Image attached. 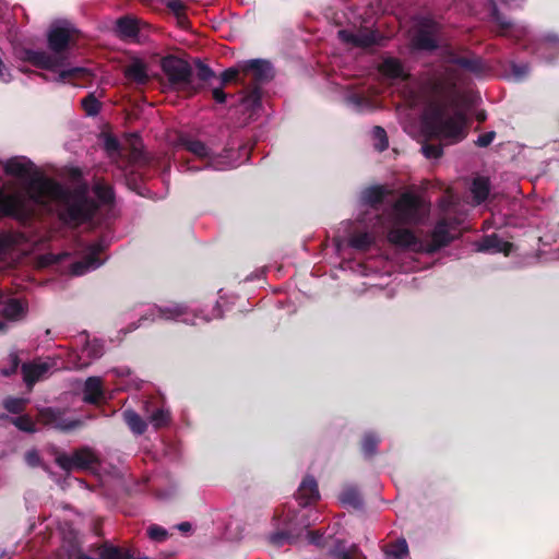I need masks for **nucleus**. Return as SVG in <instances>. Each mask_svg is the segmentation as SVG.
Masks as SVG:
<instances>
[{
	"label": "nucleus",
	"mask_w": 559,
	"mask_h": 559,
	"mask_svg": "<svg viewBox=\"0 0 559 559\" xmlns=\"http://www.w3.org/2000/svg\"><path fill=\"white\" fill-rule=\"evenodd\" d=\"M479 73V59H468L448 51L441 72L425 79L420 85L407 82L402 94L411 107L424 104L423 131L448 144L462 141L466 135V119L459 106L460 94L456 84L461 81V71Z\"/></svg>",
	"instance_id": "obj_1"
},
{
	"label": "nucleus",
	"mask_w": 559,
	"mask_h": 559,
	"mask_svg": "<svg viewBox=\"0 0 559 559\" xmlns=\"http://www.w3.org/2000/svg\"><path fill=\"white\" fill-rule=\"evenodd\" d=\"M453 201L444 199L441 202L443 217L437 223L427 240L418 238L406 226L419 223L428 213L426 202L413 194L404 193L383 216H377L376 226L388 230V241L399 248L414 252H433L445 246L454 238V225L460 221L450 222L453 213Z\"/></svg>",
	"instance_id": "obj_2"
},
{
	"label": "nucleus",
	"mask_w": 559,
	"mask_h": 559,
	"mask_svg": "<svg viewBox=\"0 0 559 559\" xmlns=\"http://www.w3.org/2000/svg\"><path fill=\"white\" fill-rule=\"evenodd\" d=\"M115 194L111 187L100 180L86 178L72 167V227L85 224L94 228L115 215Z\"/></svg>",
	"instance_id": "obj_3"
},
{
	"label": "nucleus",
	"mask_w": 559,
	"mask_h": 559,
	"mask_svg": "<svg viewBox=\"0 0 559 559\" xmlns=\"http://www.w3.org/2000/svg\"><path fill=\"white\" fill-rule=\"evenodd\" d=\"M3 169L7 175L21 179H29L27 193L38 204L56 203L64 207L61 219L67 224L70 221V190L64 189L58 181L39 173L31 160L17 157L8 159Z\"/></svg>",
	"instance_id": "obj_4"
},
{
	"label": "nucleus",
	"mask_w": 559,
	"mask_h": 559,
	"mask_svg": "<svg viewBox=\"0 0 559 559\" xmlns=\"http://www.w3.org/2000/svg\"><path fill=\"white\" fill-rule=\"evenodd\" d=\"M49 52L24 48L17 52L21 61L28 62L38 69H45L52 73V79L47 74L21 68L24 73H31L44 80H55L66 83L70 80V68L66 66L67 50L70 48V28L51 27L47 34Z\"/></svg>",
	"instance_id": "obj_5"
},
{
	"label": "nucleus",
	"mask_w": 559,
	"mask_h": 559,
	"mask_svg": "<svg viewBox=\"0 0 559 559\" xmlns=\"http://www.w3.org/2000/svg\"><path fill=\"white\" fill-rule=\"evenodd\" d=\"M102 240H94L88 243H75V259L72 260V276H81L102 265L100 257L104 250Z\"/></svg>",
	"instance_id": "obj_6"
},
{
	"label": "nucleus",
	"mask_w": 559,
	"mask_h": 559,
	"mask_svg": "<svg viewBox=\"0 0 559 559\" xmlns=\"http://www.w3.org/2000/svg\"><path fill=\"white\" fill-rule=\"evenodd\" d=\"M162 69L173 88L187 94H192L195 91L191 68L182 59L166 57L162 61Z\"/></svg>",
	"instance_id": "obj_7"
},
{
	"label": "nucleus",
	"mask_w": 559,
	"mask_h": 559,
	"mask_svg": "<svg viewBox=\"0 0 559 559\" xmlns=\"http://www.w3.org/2000/svg\"><path fill=\"white\" fill-rule=\"evenodd\" d=\"M150 316L152 317L150 320L155 321L157 319L160 320H177L188 324H198L200 322H209L214 318L221 317V311L218 309L215 310L212 317H200L195 313H192L188 310L187 307L181 305H176L174 307L159 308L156 306L150 307L148 309Z\"/></svg>",
	"instance_id": "obj_8"
},
{
	"label": "nucleus",
	"mask_w": 559,
	"mask_h": 559,
	"mask_svg": "<svg viewBox=\"0 0 559 559\" xmlns=\"http://www.w3.org/2000/svg\"><path fill=\"white\" fill-rule=\"evenodd\" d=\"M75 361L72 360L78 368L91 365L95 359L103 355L104 346L102 342L95 337L91 338L88 334L82 332L74 337Z\"/></svg>",
	"instance_id": "obj_9"
},
{
	"label": "nucleus",
	"mask_w": 559,
	"mask_h": 559,
	"mask_svg": "<svg viewBox=\"0 0 559 559\" xmlns=\"http://www.w3.org/2000/svg\"><path fill=\"white\" fill-rule=\"evenodd\" d=\"M180 145L198 158L207 160L209 165L214 169L223 170L236 166V164L230 162H222L221 157L214 156L211 147L199 140L182 138Z\"/></svg>",
	"instance_id": "obj_10"
},
{
	"label": "nucleus",
	"mask_w": 559,
	"mask_h": 559,
	"mask_svg": "<svg viewBox=\"0 0 559 559\" xmlns=\"http://www.w3.org/2000/svg\"><path fill=\"white\" fill-rule=\"evenodd\" d=\"M417 32L413 38V45L417 49L432 50L438 46L439 25L431 19H421L417 23Z\"/></svg>",
	"instance_id": "obj_11"
},
{
	"label": "nucleus",
	"mask_w": 559,
	"mask_h": 559,
	"mask_svg": "<svg viewBox=\"0 0 559 559\" xmlns=\"http://www.w3.org/2000/svg\"><path fill=\"white\" fill-rule=\"evenodd\" d=\"M37 420L60 431L70 430V419L64 409L44 407L38 411Z\"/></svg>",
	"instance_id": "obj_12"
},
{
	"label": "nucleus",
	"mask_w": 559,
	"mask_h": 559,
	"mask_svg": "<svg viewBox=\"0 0 559 559\" xmlns=\"http://www.w3.org/2000/svg\"><path fill=\"white\" fill-rule=\"evenodd\" d=\"M99 465V457L91 448H81L72 452V468L96 473Z\"/></svg>",
	"instance_id": "obj_13"
},
{
	"label": "nucleus",
	"mask_w": 559,
	"mask_h": 559,
	"mask_svg": "<svg viewBox=\"0 0 559 559\" xmlns=\"http://www.w3.org/2000/svg\"><path fill=\"white\" fill-rule=\"evenodd\" d=\"M338 37L342 41L354 47L367 48L377 43V34L368 29H342L338 32Z\"/></svg>",
	"instance_id": "obj_14"
},
{
	"label": "nucleus",
	"mask_w": 559,
	"mask_h": 559,
	"mask_svg": "<svg viewBox=\"0 0 559 559\" xmlns=\"http://www.w3.org/2000/svg\"><path fill=\"white\" fill-rule=\"evenodd\" d=\"M24 212V201L17 194H5L0 189V216L19 217Z\"/></svg>",
	"instance_id": "obj_15"
},
{
	"label": "nucleus",
	"mask_w": 559,
	"mask_h": 559,
	"mask_svg": "<svg viewBox=\"0 0 559 559\" xmlns=\"http://www.w3.org/2000/svg\"><path fill=\"white\" fill-rule=\"evenodd\" d=\"M141 23L132 16H123L117 20L115 31L126 40H138Z\"/></svg>",
	"instance_id": "obj_16"
},
{
	"label": "nucleus",
	"mask_w": 559,
	"mask_h": 559,
	"mask_svg": "<svg viewBox=\"0 0 559 559\" xmlns=\"http://www.w3.org/2000/svg\"><path fill=\"white\" fill-rule=\"evenodd\" d=\"M23 380L27 388L31 390L34 384L39 381L44 374L48 371L49 366L46 362H33L22 365Z\"/></svg>",
	"instance_id": "obj_17"
},
{
	"label": "nucleus",
	"mask_w": 559,
	"mask_h": 559,
	"mask_svg": "<svg viewBox=\"0 0 559 559\" xmlns=\"http://www.w3.org/2000/svg\"><path fill=\"white\" fill-rule=\"evenodd\" d=\"M318 484L314 478L306 477L297 491V499L301 506H308L319 499Z\"/></svg>",
	"instance_id": "obj_18"
},
{
	"label": "nucleus",
	"mask_w": 559,
	"mask_h": 559,
	"mask_svg": "<svg viewBox=\"0 0 559 559\" xmlns=\"http://www.w3.org/2000/svg\"><path fill=\"white\" fill-rule=\"evenodd\" d=\"M105 399L102 379L90 377L84 383L83 400L87 403H99Z\"/></svg>",
	"instance_id": "obj_19"
},
{
	"label": "nucleus",
	"mask_w": 559,
	"mask_h": 559,
	"mask_svg": "<svg viewBox=\"0 0 559 559\" xmlns=\"http://www.w3.org/2000/svg\"><path fill=\"white\" fill-rule=\"evenodd\" d=\"M379 71L380 73L389 79V80H397V79H401V80H406L407 79V74L405 73L404 69H403V66L401 64V62L395 59V58H385L380 67H379Z\"/></svg>",
	"instance_id": "obj_20"
},
{
	"label": "nucleus",
	"mask_w": 559,
	"mask_h": 559,
	"mask_svg": "<svg viewBox=\"0 0 559 559\" xmlns=\"http://www.w3.org/2000/svg\"><path fill=\"white\" fill-rule=\"evenodd\" d=\"M75 559H144L134 558L130 550L120 549L114 546H103L99 549L98 557L94 558L87 555H79Z\"/></svg>",
	"instance_id": "obj_21"
},
{
	"label": "nucleus",
	"mask_w": 559,
	"mask_h": 559,
	"mask_svg": "<svg viewBox=\"0 0 559 559\" xmlns=\"http://www.w3.org/2000/svg\"><path fill=\"white\" fill-rule=\"evenodd\" d=\"M512 245L501 240L496 235L485 237L478 245L479 251L504 252L508 254L511 251Z\"/></svg>",
	"instance_id": "obj_22"
},
{
	"label": "nucleus",
	"mask_w": 559,
	"mask_h": 559,
	"mask_svg": "<svg viewBox=\"0 0 559 559\" xmlns=\"http://www.w3.org/2000/svg\"><path fill=\"white\" fill-rule=\"evenodd\" d=\"M245 70L252 72L258 81L267 80L272 75V67L264 60H250L246 63Z\"/></svg>",
	"instance_id": "obj_23"
},
{
	"label": "nucleus",
	"mask_w": 559,
	"mask_h": 559,
	"mask_svg": "<svg viewBox=\"0 0 559 559\" xmlns=\"http://www.w3.org/2000/svg\"><path fill=\"white\" fill-rule=\"evenodd\" d=\"M490 190L489 180L486 177H476L471 186V192L473 194L476 204L481 203L488 197Z\"/></svg>",
	"instance_id": "obj_24"
},
{
	"label": "nucleus",
	"mask_w": 559,
	"mask_h": 559,
	"mask_svg": "<svg viewBox=\"0 0 559 559\" xmlns=\"http://www.w3.org/2000/svg\"><path fill=\"white\" fill-rule=\"evenodd\" d=\"M124 74L129 80H132L139 84L146 82L148 75L145 64L140 60L132 61L126 69Z\"/></svg>",
	"instance_id": "obj_25"
},
{
	"label": "nucleus",
	"mask_w": 559,
	"mask_h": 559,
	"mask_svg": "<svg viewBox=\"0 0 559 559\" xmlns=\"http://www.w3.org/2000/svg\"><path fill=\"white\" fill-rule=\"evenodd\" d=\"M123 419L135 435H142L146 430V423L132 409L123 412Z\"/></svg>",
	"instance_id": "obj_26"
},
{
	"label": "nucleus",
	"mask_w": 559,
	"mask_h": 559,
	"mask_svg": "<svg viewBox=\"0 0 559 559\" xmlns=\"http://www.w3.org/2000/svg\"><path fill=\"white\" fill-rule=\"evenodd\" d=\"M548 52H559V38L556 35H547L538 45V56L551 61L552 58L546 56Z\"/></svg>",
	"instance_id": "obj_27"
},
{
	"label": "nucleus",
	"mask_w": 559,
	"mask_h": 559,
	"mask_svg": "<svg viewBox=\"0 0 559 559\" xmlns=\"http://www.w3.org/2000/svg\"><path fill=\"white\" fill-rule=\"evenodd\" d=\"M374 242V235L371 233H357L352 236L349 245L359 250L368 249Z\"/></svg>",
	"instance_id": "obj_28"
},
{
	"label": "nucleus",
	"mask_w": 559,
	"mask_h": 559,
	"mask_svg": "<svg viewBox=\"0 0 559 559\" xmlns=\"http://www.w3.org/2000/svg\"><path fill=\"white\" fill-rule=\"evenodd\" d=\"M385 554L392 559H402L408 554V546L405 539H399L385 548Z\"/></svg>",
	"instance_id": "obj_29"
},
{
	"label": "nucleus",
	"mask_w": 559,
	"mask_h": 559,
	"mask_svg": "<svg viewBox=\"0 0 559 559\" xmlns=\"http://www.w3.org/2000/svg\"><path fill=\"white\" fill-rule=\"evenodd\" d=\"M384 198V189L381 187L369 188L364 192V202L377 210V204L381 203Z\"/></svg>",
	"instance_id": "obj_30"
},
{
	"label": "nucleus",
	"mask_w": 559,
	"mask_h": 559,
	"mask_svg": "<svg viewBox=\"0 0 559 559\" xmlns=\"http://www.w3.org/2000/svg\"><path fill=\"white\" fill-rule=\"evenodd\" d=\"M24 312L23 305L17 299H11L3 308L2 314L10 320L20 318Z\"/></svg>",
	"instance_id": "obj_31"
},
{
	"label": "nucleus",
	"mask_w": 559,
	"mask_h": 559,
	"mask_svg": "<svg viewBox=\"0 0 559 559\" xmlns=\"http://www.w3.org/2000/svg\"><path fill=\"white\" fill-rule=\"evenodd\" d=\"M11 423L21 431L33 433L36 431L35 423L28 415L11 418Z\"/></svg>",
	"instance_id": "obj_32"
},
{
	"label": "nucleus",
	"mask_w": 559,
	"mask_h": 559,
	"mask_svg": "<svg viewBox=\"0 0 559 559\" xmlns=\"http://www.w3.org/2000/svg\"><path fill=\"white\" fill-rule=\"evenodd\" d=\"M27 400L9 396L3 401V407L11 414H21L26 406Z\"/></svg>",
	"instance_id": "obj_33"
},
{
	"label": "nucleus",
	"mask_w": 559,
	"mask_h": 559,
	"mask_svg": "<svg viewBox=\"0 0 559 559\" xmlns=\"http://www.w3.org/2000/svg\"><path fill=\"white\" fill-rule=\"evenodd\" d=\"M148 420L155 428H160L169 423L170 415L167 409L158 408L150 415Z\"/></svg>",
	"instance_id": "obj_34"
},
{
	"label": "nucleus",
	"mask_w": 559,
	"mask_h": 559,
	"mask_svg": "<svg viewBox=\"0 0 559 559\" xmlns=\"http://www.w3.org/2000/svg\"><path fill=\"white\" fill-rule=\"evenodd\" d=\"M492 19L497 26L499 27L501 34H514L515 32H518V29H515L513 25H511L510 23L506 22L502 19V16L500 15L496 8H493L492 10Z\"/></svg>",
	"instance_id": "obj_35"
},
{
	"label": "nucleus",
	"mask_w": 559,
	"mask_h": 559,
	"mask_svg": "<svg viewBox=\"0 0 559 559\" xmlns=\"http://www.w3.org/2000/svg\"><path fill=\"white\" fill-rule=\"evenodd\" d=\"M372 136L374 140V147L378 151H384L388 147V139L384 129L381 127H374L372 130Z\"/></svg>",
	"instance_id": "obj_36"
},
{
	"label": "nucleus",
	"mask_w": 559,
	"mask_h": 559,
	"mask_svg": "<svg viewBox=\"0 0 559 559\" xmlns=\"http://www.w3.org/2000/svg\"><path fill=\"white\" fill-rule=\"evenodd\" d=\"M147 535L152 540L160 543L167 539L168 532L162 526L154 524L147 528Z\"/></svg>",
	"instance_id": "obj_37"
},
{
	"label": "nucleus",
	"mask_w": 559,
	"mask_h": 559,
	"mask_svg": "<svg viewBox=\"0 0 559 559\" xmlns=\"http://www.w3.org/2000/svg\"><path fill=\"white\" fill-rule=\"evenodd\" d=\"M82 107L88 116H93L98 112L99 103L94 96L88 95L82 99Z\"/></svg>",
	"instance_id": "obj_38"
},
{
	"label": "nucleus",
	"mask_w": 559,
	"mask_h": 559,
	"mask_svg": "<svg viewBox=\"0 0 559 559\" xmlns=\"http://www.w3.org/2000/svg\"><path fill=\"white\" fill-rule=\"evenodd\" d=\"M378 439L373 435H366L362 441V451L367 456L376 452Z\"/></svg>",
	"instance_id": "obj_39"
},
{
	"label": "nucleus",
	"mask_w": 559,
	"mask_h": 559,
	"mask_svg": "<svg viewBox=\"0 0 559 559\" xmlns=\"http://www.w3.org/2000/svg\"><path fill=\"white\" fill-rule=\"evenodd\" d=\"M423 154L429 159H436L441 156L442 148L439 145L424 144L421 146Z\"/></svg>",
	"instance_id": "obj_40"
},
{
	"label": "nucleus",
	"mask_w": 559,
	"mask_h": 559,
	"mask_svg": "<svg viewBox=\"0 0 559 559\" xmlns=\"http://www.w3.org/2000/svg\"><path fill=\"white\" fill-rule=\"evenodd\" d=\"M9 359H10V368H3L1 370V373L5 377H10L11 374L15 373L20 366V358H19L17 354H15V353L10 354Z\"/></svg>",
	"instance_id": "obj_41"
},
{
	"label": "nucleus",
	"mask_w": 559,
	"mask_h": 559,
	"mask_svg": "<svg viewBox=\"0 0 559 559\" xmlns=\"http://www.w3.org/2000/svg\"><path fill=\"white\" fill-rule=\"evenodd\" d=\"M25 462L31 467H36L41 464L40 455L36 450H29L25 453Z\"/></svg>",
	"instance_id": "obj_42"
},
{
	"label": "nucleus",
	"mask_w": 559,
	"mask_h": 559,
	"mask_svg": "<svg viewBox=\"0 0 559 559\" xmlns=\"http://www.w3.org/2000/svg\"><path fill=\"white\" fill-rule=\"evenodd\" d=\"M105 148L108 152V154L114 157L116 154L119 153V143L115 138L107 136L105 140Z\"/></svg>",
	"instance_id": "obj_43"
},
{
	"label": "nucleus",
	"mask_w": 559,
	"mask_h": 559,
	"mask_svg": "<svg viewBox=\"0 0 559 559\" xmlns=\"http://www.w3.org/2000/svg\"><path fill=\"white\" fill-rule=\"evenodd\" d=\"M56 463L67 473L70 474V455L62 453L56 456Z\"/></svg>",
	"instance_id": "obj_44"
},
{
	"label": "nucleus",
	"mask_w": 559,
	"mask_h": 559,
	"mask_svg": "<svg viewBox=\"0 0 559 559\" xmlns=\"http://www.w3.org/2000/svg\"><path fill=\"white\" fill-rule=\"evenodd\" d=\"M495 139V132H487L478 136L476 144L480 147L488 146Z\"/></svg>",
	"instance_id": "obj_45"
},
{
	"label": "nucleus",
	"mask_w": 559,
	"mask_h": 559,
	"mask_svg": "<svg viewBox=\"0 0 559 559\" xmlns=\"http://www.w3.org/2000/svg\"><path fill=\"white\" fill-rule=\"evenodd\" d=\"M238 71L236 69H228L222 73V83L226 84L236 79Z\"/></svg>",
	"instance_id": "obj_46"
},
{
	"label": "nucleus",
	"mask_w": 559,
	"mask_h": 559,
	"mask_svg": "<svg viewBox=\"0 0 559 559\" xmlns=\"http://www.w3.org/2000/svg\"><path fill=\"white\" fill-rule=\"evenodd\" d=\"M526 66H513L512 73L516 80H521L527 73Z\"/></svg>",
	"instance_id": "obj_47"
},
{
	"label": "nucleus",
	"mask_w": 559,
	"mask_h": 559,
	"mask_svg": "<svg viewBox=\"0 0 559 559\" xmlns=\"http://www.w3.org/2000/svg\"><path fill=\"white\" fill-rule=\"evenodd\" d=\"M212 95H213V98L217 103H221V104L224 103L226 99V94L223 92V90L221 87L213 88Z\"/></svg>",
	"instance_id": "obj_48"
},
{
	"label": "nucleus",
	"mask_w": 559,
	"mask_h": 559,
	"mask_svg": "<svg viewBox=\"0 0 559 559\" xmlns=\"http://www.w3.org/2000/svg\"><path fill=\"white\" fill-rule=\"evenodd\" d=\"M168 7L176 13L183 9V3L180 0H170Z\"/></svg>",
	"instance_id": "obj_49"
},
{
	"label": "nucleus",
	"mask_w": 559,
	"mask_h": 559,
	"mask_svg": "<svg viewBox=\"0 0 559 559\" xmlns=\"http://www.w3.org/2000/svg\"><path fill=\"white\" fill-rule=\"evenodd\" d=\"M43 262L45 264H51V263H57L58 262V257L55 255V254H47V255H44L43 257Z\"/></svg>",
	"instance_id": "obj_50"
},
{
	"label": "nucleus",
	"mask_w": 559,
	"mask_h": 559,
	"mask_svg": "<svg viewBox=\"0 0 559 559\" xmlns=\"http://www.w3.org/2000/svg\"><path fill=\"white\" fill-rule=\"evenodd\" d=\"M5 72H7V67H5V64H4L3 60H2V58L0 57V80H2V81H7V80L4 79V74H5Z\"/></svg>",
	"instance_id": "obj_51"
},
{
	"label": "nucleus",
	"mask_w": 559,
	"mask_h": 559,
	"mask_svg": "<svg viewBox=\"0 0 559 559\" xmlns=\"http://www.w3.org/2000/svg\"><path fill=\"white\" fill-rule=\"evenodd\" d=\"M177 528L181 532H189L191 528V525L188 522H183L177 526Z\"/></svg>",
	"instance_id": "obj_52"
},
{
	"label": "nucleus",
	"mask_w": 559,
	"mask_h": 559,
	"mask_svg": "<svg viewBox=\"0 0 559 559\" xmlns=\"http://www.w3.org/2000/svg\"><path fill=\"white\" fill-rule=\"evenodd\" d=\"M342 559H358L357 556L355 554H346L342 557Z\"/></svg>",
	"instance_id": "obj_53"
},
{
	"label": "nucleus",
	"mask_w": 559,
	"mask_h": 559,
	"mask_svg": "<svg viewBox=\"0 0 559 559\" xmlns=\"http://www.w3.org/2000/svg\"><path fill=\"white\" fill-rule=\"evenodd\" d=\"M209 74H210V70H207V69H206V70H204V71L202 72V79H204V80H205V79H207V75H209Z\"/></svg>",
	"instance_id": "obj_54"
},
{
	"label": "nucleus",
	"mask_w": 559,
	"mask_h": 559,
	"mask_svg": "<svg viewBox=\"0 0 559 559\" xmlns=\"http://www.w3.org/2000/svg\"><path fill=\"white\" fill-rule=\"evenodd\" d=\"M355 501H356V498H355V499H353V500H352V499H345V498H343V502L355 503Z\"/></svg>",
	"instance_id": "obj_55"
},
{
	"label": "nucleus",
	"mask_w": 559,
	"mask_h": 559,
	"mask_svg": "<svg viewBox=\"0 0 559 559\" xmlns=\"http://www.w3.org/2000/svg\"><path fill=\"white\" fill-rule=\"evenodd\" d=\"M80 70L79 69H73L72 68V72H71V75H72V80L74 79L76 72H79Z\"/></svg>",
	"instance_id": "obj_56"
},
{
	"label": "nucleus",
	"mask_w": 559,
	"mask_h": 559,
	"mask_svg": "<svg viewBox=\"0 0 559 559\" xmlns=\"http://www.w3.org/2000/svg\"><path fill=\"white\" fill-rule=\"evenodd\" d=\"M477 118H478L479 120H485V118H486V117H485V115L479 114V115L477 116Z\"/></svg>",
	"instance_id": "obj_57"
},
{
	"label": "nucleus",
	"mask_w": 559,
	"mask_h": 559,
	"mask_svg": "<svg viewBox=\"0 0 559 559\" xmlns=\"http://www.w3.org/2000/svg\"><path fill=\"white\" fill-rule=\"evenodd\" d=\"M71 33H72V43H73V41H74V33H75V31H74V28H73V27H72V29H71Z\"/></svg>",
	"instance_id": "obj_58"
},
{
	"label": "nucleus",
	"mask_w": 559,
	"mask_h": 559,
	"mask_svg": "<svg viewBox=\"0 0 559 559\" xmlns=\"http://www.w3.org/2000/svg\"><path fill=\"white\" fill-rule=\"evenodd\" d=\"M147 320H148V318L146 316L141 318V321H147Z\"/></svg>",
	"instance_id": "obj_59"
},
{
	"label": "nucleus",
	"mask_w": 559,
	"mask_h": 559,
	"mask_svg": "<svg viewBox=\"0 0 559 559\" xmlns=\"http://www.w3.org/2000/svg\"><path fill=\"white\" fill-rule=\"evenodd\" d=\"M257 100H258V96L253 95V102L257 103Z\"/></svg>",
	"instance_id": "obj_60"
},
{
	"label": "nucleus",
	"mask_w": 559,
	"mask_h": 559,
	"mask_svg": "<svg viewBox=\"0 0 559 559\" xmlns=\"http://www.w3.org/2000/svg\"><path fill=\"white\" fill-rule=\"evenodd\" d=\"M4 326V324L0 321V329H2Z\"/></svg>",
	"instance_id": "obj_61"
}]
</instances>
